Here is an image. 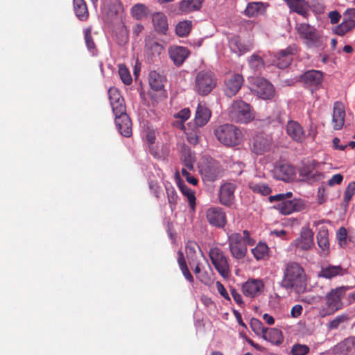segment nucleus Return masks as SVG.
<instances>
[{
  "label": "nucleus",
  "mask_w": 355,
  "mask_h": 355,
  "mask_svg": "<svg viewBox=\"0 0 355 355\" xmlns=\"http://www.w3.org/2000/svg\"><path fill=\"white\" fill-rule=\"evenodd\" d=\"M257 124L262 128L269 126H276L281 123L280 112L277 109L272 115L266 116L263 119H257Z\"/></svg>",
  "instance_id": "f704fd0d"
},
{
  "label": "nucleus",
  "mask_w": 355,
  "mask_h": 355,
  "mask_svg": "<svg viewBox=\"0 0 355 355\" xmlns=\"http://www.w3.org/2000/svg\"><path fill=\"white\" fill-rule=\"evenodd\" d=\"M187 138L189 143L192 145H196L199 142V136L196 132L187 133Z\"/></svg>",
  "instance_id": "774afa93"
},
{
  "label": "nucleus",
  "mask_w": 355,
  "mask_h": 355,
  "mask_svg": "<svg viewBox=\"0 0 355 355\" xmlns=\"http://www.w3.org/2000/svg\"><path fill=\"white\" fill-rule=\"evenodd\" d=\"M250 324L252 330L257 335L261 334L262 336L266 329L264 327L263 323L256 318H252Z\"/></svg>",
  "instance_id": "603ef678"
},
{
  "label": "nucleus",
  "mask_w": 355,
  "mask_h": 355,
  "mask_svg": "<svg viewBox=\"0 0 355 355\" xmlns=\"http://www.w3.org/2000/svg\"><path fill=\"white\" fill-rule=\"evenodd\" d=\"M264 289V284L261 279H250L242 284L241 291L243 295L250 298L260 295Z\"/></svg>",
  "instance_id": "4468645a"
},
{
  "label": "nucleus",
  "mask_w": 355,
  "mask_h": 355,
  "mask_svg": "<svg viewBox=\"0 0 355 355\" xmlns=\"http://www.w3.org/2000/svg\"><path fill=\"white\" fill-rule=\"evenodd\" d=\"M347 271V269L343 268L340 266L329 265L322 267L318 276L325 279H332L337 276L344 275Z\"/></svg>",
  "instance_id": "bb28decb"
},
{
  "label": "nucleus",
  "mask_w": 355,
  "mask_h": 355,
  "mask_svg": "<svg viewBox=\"0 0 355 355\" xmlns=\"http://www.w3.org/2000/svg\"><path fill=\"white\" fill-rule=\"evenodd\" d=\"M254 90L259 98L264 100L272 98L275 94L273 85L264 79L257 80Z\"/></svg>",
  "instance_id": "f3484780"
},
{
  "label": "nucleus",
  "mask_w": 355,
  "mask_h": 355,
  "mask_svg": "<svg viewBox=\"0 0 355 355\" xmlns=\"http://www.w3.org/2000/svg\"><path fill=\"white\" fill-rule=\"evenodd\" d=\"M119 75L122 82L129 85L132 83V79L128 69L124 64L119 65Z\"/></svg>",
  "instance_id": "de8ad7c7"
},
{
  "label": "nucleus",
  "mask_w": 355,
  "mask_h": 355,
  "mask_svg": "<svg viewBox=\"0 0 355 355\" xmlns=\"http://www.w3.org/2000/svg\"><path fill=\"white\" fill-rule=\"evenodd\" d=\"M205 217L211 226L222 228L227 224L226 214L223 208L213 207L206 210Z\"/></svg>",
  "instance_id": "f8f14e48"
},
{
  "label": "nucleus",
  "mask_w": 355,
  "mask_h": 355,
  "mask_svg": "<svg viewBox=\"0 0 355 355\" xmlns=\"http://www.w3.org/2000/svg\"><path fill=\"white\" fill-rule=\"evenodd\" d=\"M343 180V175L338 173L334 175L328 181L329 186H334L336 184H340Z\"/></svg>",
  "instance_id": "69168bd1"
},
{
  "label": "nucleus",
  "mask_w": 355,
  "mask_h": 355,
  "mask_svg": "<svg viewBox=\"0 0 355 355\" xmlns=\"http://www.w3.org/2000/svg\"><path fill=\"white\" fill-rule=\"evenodd\" d=\"M355 27V20L354 19H347L343 17L341 24L335 28V33L340 36H343L347 32L352 31Z\"/></svg>",
  "instance_id": "4c0bfd02"
},
{
  "label": "nucleus",
  "mask_w": 355,
  "mask_h": 355,
  "mask_svg": "<svg viewBox=\"0 0 355 355\" xmlns=\"http://www.w3.org/2000/svg\"><path fill=\"white\" fill-rule=\"evenodd\" d=\"M300 37L309 48H318L322 45V37L312 26L301 24L298 27Z\"/></svg>",
  "instance_id": "6e6552de"
},
{
  "label": "nucleus",
  "mask_w": 355,
  "mask_h": 355,
  "mask_svg": "<svg viewBox=\"0 0 355 355\" xmlns=\"http://www.w3.org/2000/svg\"><path fill=\"white\" fill-rule=\"evenodd\" d=\"M236 186L234 183L226 182L222 184L219 190V202L226 207H231L235 201L234 192Z\"/></svg>",
  "instance_id": "dca6fc26"
},
{
  "label": "nucleus",
  "mask_w": 355,
  "mask_h": 355,
  "mask_svg": "<svg viewBox=\"0 0 355 355\" xmlns=\"http://www.w3.org/2000/svg\"><path fill=\"white\" fill-rule=\"evenodd\" d=\"M315 162H312L311 163L304 166L300 170V175L306 179L311 173L312 170L315 168Z\"/></svg>",
  "instance_id": "13d9d810"
},
{
  "label": "nucleus",
  "mask_w": 355,
  "mask_h": 355,
  "mask_svg": "<svg viewBox=\"0 0 355 355\" xmlns=\"http://www.w3.org/2000/svg\"><path fill=\"white\" fill-rule=\"evenodd\" d=\"M217 140L227 147L239 145L243 139L241 130L234 125L223 124L218 126L214 130Z\"/></svg>",
  "instance_id": "7ed1b4c3"
},
{
  "label": "nucleus",
  "mask_w": 355,
  "mask_h": 355,
  "mask_svg": "<svg viewBox=\"0 0 355 355\" xmlns=\"http://www.w3.org/2000/svg\"><path fill=\"white\" fill-rule=\"evenodd\" d=\"M324 178L323 173L317 171L315 168L312 170L311 173L306 178L308 181L310 182H318Z\"/></svg>",
  "instance_id": "052dcab7"
},
{
  "label": "nucleus",
  "mask_w": 355,
  "mask_h": 355,
  "mask_svg": "<svg viewBox=\"0 0 355 355\" xmlns=\"http://www.w3.org/2000/svg\"><path fill=\"white\" fill-rule=\"evenodd\" d=\"M248 187L254 193L263 196H268L272 192V189L268 184L257 180H251L248 183Z\"/></svg>",
  "instance_id": "c9c22d12"
},
{
  "label": "nucleus",
  "mask_w": 355,
  "mask_h": 355,
  "mask_svg": "<svg viewBox=\"0 0 355 355\" xmlns=\"http://www.w3.org/2000/svg\"><path fill=\"white\" fill-rule=\"evenodd\" d=\"M262 338L272 344L279 345L283 341L282 331L276 328H266Z\"/></svg>",
  "instance_id": "2f4dec72"
},
{
  "label": "nucleus",
  "mask_w": 355,
  "mask_h": 355,
  "mask_svg": "<svg viewBox=\"0 0 355 355\" xmlns=\"http://www.w3.org/2000/svg\"><path fill=\"white\" fill-rule=\"evenodd\" d=\"M345 112L343 104L336 102L334 105L332 124L335 130H340L345 123Z\"/></svg>",
  "instance_id": "393cba45"
},
{
  "label": "nucleus",
  "mask_w": 355,
  "mask_h": 355,
  "mask_svg": "<svg viewBox=\"0 0 355 355\" xmlns=\"http://www.w3.org/2000/svg\"><path fill=\"white\" fill-rule=\"evenodd\" d=\"M271 144V138L263 135H257L253 139L251 150L257 155H263L270 149Z\"/></svg>",
  "instance_id": "a211bd4d"
},
{
  "label": "nucleus",
  "mask_w": 355,
  "mask_h": 355,
  "mask_svg": "<svg viewBox=\"0 0 355 355\" xmlns=\"http://www.w3.org/2000/svg\"><path fill=\"white\" fill-rule=\"evenodd\" d=\"M349 320L347 314H340L337 315L334 320L328 323V329L330 330L336 329L339 325Z\"/></svg>",
  "instance_id": "3c124183"
},
{
  "label": "nucleus",
  "mask_w": 355,
  "mask_h": 355,
  "mask_svg": "<svg viewBox=\"0 0 355 355\" xmlns=\"http://www.w3.org/2000/svg\"><path fill=\"white\" fill-rule=\"evenodd\" d=\"M209 257L211 263L220 275L225 279L229 278L230 276V266L228 258L223 251L218 247L211 248L209 252Z\"/></svg>",
  "instance_id": "0eeeda50"
},
{
  "label": "nucleus",
  "mask_w": 355,
  "mask_h": 355,
  "mask_svg": "<svg viewBox=\"0 0 355 355\" xmlns=\"http://www.w3.org/2000/svg\"><path fill=\"white\" fill-rule=\"evenodd\" d=\"M170 58L177 67L181 66L190 55V51L186 47L174 46L168 49Z\"/></svg>",
  "instance_id": "aec40b11"
},
{
  "label": "nucleus",
  "mask_w": 355,
  "mask_h": 355,
  "mask_svg": "<svg viewBox=\"0 0 355 355\" xmlns=\"http://www.w3.org/2000/svg\"><path fill=\"white\" fill-rule=\"evenodd\" d=\"M132 15L137 19H140L145 16L146 7L142 4H137L132 8Z\"/></svg>",
  "instance_id": "5fc2aeb1"
},
{
  "label": "nucleus",
  "mask_w": 355,
  "mask_h": 355,
  "mask_svg": "<svg viewBox=\"0 0 355 355\" xmlns=\"http://www.w3.org/2000/svg\"><path fill=\"white\" fill-rule=\"evenodd\" d=\"M313 235V232L309 227H302L300 236L291 243L295 247V252H301L311 250L314 246Z\"/></svg>",
  "instance_id": "1a4fd4ad"
},
{
  "label": "nucleus",
  "mask_w": 355,
  "mask_h": 355,
  "mask_svg": "<svg viewBox=\"0 0 355 355\" xmlns=\"http://www.w3.org/2000/svg\"><path fill=\"white\" fill-rule=\"evenodd\" d=\"M277 203L274 208L283 215H289L293 212H297L305 208V204L301 199L275 200Z\"/></svg>",
  "instance_id": "9b49d317"
},
{
  "label": "nucleus",
  "mask_w": 355,
  "mask_h": 355,
  "mask_svg": "<svg viewBox=\"0 0 355 355\" xmlns=\"http://www.w3.org/2000/svg\"><path fill=\"white\" fill-rule=\"evenodd\" d=\"M85 41L87 46V49L94 55L96 51V44L94 43V39L92 36V28H87L85 30Z\"/></svg>",
  "instance_id": "49530a36"
},
{
  "label": "nucleus",
  "mask_w": 355,
  "mask_h": 355,
  "mask_svg": "<svg viewBox=\"0 0 355 355\" xmlns=\"http://www.w3.org/2000/svg\"><path fill=\"white\" fill-rule=\"evenodd\" d=\"M347 286H340L331 289L324 297L325 306L320 310V315L325 317L334 314L343 307L342 299L344 297Z\"/></svg>",
  "instance_id": "20e7f679"
},
{
  "label": "nucleus",
  "mask_w": 355,
  "mask_h": 355,
  "mask_svg": "<svg viewBox=\"0 0 355 355\" xmlns=\"http://www.w3.org/2000/svg\"><path fill=\"white\" fill-rule=\"evenodd\" d=\"M309 352V347L306 345L296 344L292 347L293 355H306Z\"/></svg>",
  "instance_id": "6e6d98bb"
},
{
  "label": "nucleus",
  "mask_w": 355,
  "mask_h": 355,
  "mask_svg": "<svg viewBox=\"0 0 355 355\" xmlns=\"http://www.w3.org/2000/svg\"><path fill=\"white\" fill-rule=\"evenodd\" d=\"M355 193V182H350L348 186L347 187L345 191V196H344V201L346 202V204H348L349 202L351 200L352 196Z\"/></svg>",
  "instance_id": "4d7b16f0"
},
{
  "label": "nucleus",
  "mask_w": 355,
  "mask_h": 355,
  "mask_svg": "<svg viewBox=\"0 0 355 355\" xmlns=\"http://www.w3.org/2000/svg\"><path fill=\"white\" fill-rule=\"evenodd\" d=\"M295 175L294 168L288 164H282L275 168V175L279 180L289 182L295 178Z\"/></svg>",
  "instance_id": "b1692460"
},
{
  "label": "nucleus",
  "mask_w": 355,
  "mask_h": 355,
  "mask_svg": "<svg viewBox=\"0 0 355 355\" xmlns=\"http://www.w3.org/2000/svg\"><path fill=\"white\" fill-rule=\"evenodd\" d=\"M216 286L217 291L220 293V295L221 296H223L225 300H227L230 301V297L229 296V294H228L227 290L223 285V284L220 282L217 281L216 282Z\"/></svg>",
  "instance_id": "e2e57ef3"
},
{
  "label": "nucleus",
  "mask_w": 355,
  "mask_h": 355,
  "mask_svg": "<svg viewBox=\"0 0 355 355\" xmlns=\"http://www.w3.org/2000/svg\"><path fill=\"white\" fill-rule=\"evenodd\" d=\"M153 24L156 31L161 33H166L168 30L167 18L164 14L157 12L153 15Z\"/></svg>",
  "instance_id": "473e14b6"
},
{
  "label": "nucleus",
  "mask_w": 355,
  "mask_h": 355,
  "mask_svg": "<svg viewBox=\"0 0 355 355\" xmlns=\"http://www.w3.org/2000/svg\"><path fill=\"white\" fill-rule=\"evenodd\" d=\"M244 82L243 77L239 73H233L225 80L224 92L228 97L235 96L241 88Z\"/></svg>",
  "instance_id": "2eb2a0df"
},
{
  "label": "nucleus",
  "mask_w": 355,
  "mask_h": 355,
  "mask_svg": "<svg viewBox=\"0 0 355 355\" xmlns=\"http://www.w3.org/2000/svg\"><path fill=\"white\" fill-rule=\"evenodd\" d=\"M231 295L234 299V300L239 305L243 306L244 305V302L242 299L241 295L234 288H232L231 290Z\"/></svg>",
  "instance_id": "338daca9"
},
{
  "label": "nucleus",
  "mask_w": 355,
  "mask_h": 355,
  "mask_svg": "<svg viewBox=\"0 0 355 355\" xmlns=\"http://www.w3.org/2000/svg\"><path fill=\"white\" fill-rule=\"evenodd\" d=\"M337 239L340 245L346 243L347 230L345 227H340L337 232Z\"/></svg>",
  "instance_id": "680f3d73"
},
{
  "label": "nucleus",
  "mask_w": 355,
  "mask_h": 355,
  "mask_svg": "<svg viewBox=\"0 0 355 355\" xmlns=\"http://www.w3.org/2000/svg\"><path fill=\"white\" fill-rule=\"evenodd\" d=\"M228 114L232 121L248 123L254 119V114L251 105L242 100H235L228 108Z\"/></svg>",
  "instance_id": "423d86ee"
},
{
  "label": "nucleus",
  "mask_w": 355,
  "mask_h": 355,
  "mask_svg": "<svg viewBox=\"0 0 355 355\" xmlns=\"http://www.w3.org/2000/svg\"><path fill=\"white\" fill-rule=\"evenodd\" d=\"M248 63L251 69L254 71H260L264 67L263 58L257 53L252 54L248 60Z\"/></svg>",
  "instance_id": "37998d69"
},
{
  "label": "nucleus",
  "mask_w": 355,
  "mask_h": 355,
  "mask_svg": "<svg viewBox=\"0 0 355 355\" xmlns=\"http://www.w3.org/2000/svg\"><path fill=\"white\" fill-rule=\"evenodd\" d=\"M297 52L295 45H290L284 50H281L275 55L272 60L273 64L280 69L286 68L293 60V55Z\"/></svg>",
  "instance_id": "ddd939ff"
},
{
  "label": "nucleus",
  "mask_w": 355,
  "mask_h": 355,
  "mask_svg": "<svg viewBox=\"0 0 355 355\" xmlns=\"http://www.w3.org/2000/svg\"><path fill=\"white\" fill-rule=\"evenodd\" d=\"M115 124L120 134L125 137L132 135V123L128 114L115 117Z\"/></svg>",
  "instance_id": "a878e982"
},
{
  "label": "nucleus",
  "mask_w": 355,
  "mask_h": 355,
  "mask_svg": "<svg viewBox=\"0 0 355 355\" xmlns=\"http://www.w3.org/2000/svg\"><path fill=\"white\" fill-rule=\"evenodd\" d=\"M108 96L110 105L116 103V102L123 99L120 92L116 87H110L109 89Z\"/></svg>",
  "instance_id": "864d4df0"
},
{
  "label": "nucleus",
  "mask_w": 355,
  "mask_h": 355,
  "mask_svg": "<svg viewBox=\"0 0 355 355\" xmlns=\"http://www.w3.org/2000/svg\"><path fill=\"white\" fill-rule=\"evenodd\" d=\"M217 85L216 74L211 70H200L195 77L193 89L201 96L209 94Z\"/></svg>",
  "instance_id": "39448f33"
},
{
  "label": "nucleus",
  "mask_w": 355,
  "mask_h": 355,
  "mask_svg": "<svg viewBox=\"0 0 355 355\" xmlns=\"http://www.w3.org/2000/svg\"><path fill=\"white\" fill-rule=\"evenodd\" d=\"M279 286L296 294L305 293L308 286V278L302 266L297 261L286 262L282 268V278Z\"/></svg>",
  "instance_id": "f257e3e1"
},
{
  "label": "nucleus",
  "mask_w": 355,
  "mask_h": 355,
  "mask_svg": "<svg viewBox=\"0 0 355 355\" xmlns=\"http://www.w3.org/2000/svg\"><path fill=\"white\" fill-rule=\"evenodd\" d=\"M227 243L232 257L237 260H241L247 255V246L254 245L255 240L250 236L249 231L243 230V235L237 232L229 235Z\"/></svg>",
  "instance_id": "f03ea898"
},
{
  "label": "nucleus",
  "mask_w": 355,
  "mask_h": 355,
  "mask_svg": "<svg viewBox=\"0 0 355 355\" xmlns=\"http://www.w3.org/2000/svg\"><path fill=\"white\" fill-rule=\"evenodd\" d=\"M204 0H182L178 5V10L182 14H188L199 10Z\"/></svg>",
  "instance_id": "c85d7f7f"
},
{
  "label": "nucleus",
  "mask_w": 355,
  "mask_h": 355,
  "mask_svg": "<svg viewBox=\"0 0 355 355\" xmlns=\"http://www.w3.org/2000/svg\"><path fill=\"white\" fill-rule=\"evenodd\" d=\"M291 10L302 16H305L308 11V4L305 0H284Z\"/></svg>",
  "instance_id": "72a5a7b5"
},
{
  "label": "nucleus",
  "mask_w": 355,
  "mask_h": 355,
  "mask_svg": "<svg viewBox=\"0 0 355 355\" xmlns=\"http://www.w3.org/2000/svg\"><path fill=\"white\" fill-rule=\"evenodd\" d=\"M251 252L257 260L265 259L268 256L269 248L266 243L259 242Z\"/></svg>",
  "instance_id": "58836bf2"
},
{
  "label": "nucleus",
  "mask_w": 355,
  "mask_h": 355,
  "mask_svg": "<svg viewBox=\"0 0 355 355\" xmlns=\"http://www.w3.org/2000/svg\"><path fill=\"white\" fill-rule=\"evenodd\" d=\"M228 45L231 51L241 55L250 51L252 49V44L242 43L239 36L236 35H230L228 37Z\"/></svg>",
  "instance_id": "6ab92c4d"
},
{
  "label": "nucleus",
  "mask_w": 355,
  "mask_h": 355,
  "mask_svg": "<svg viewBox=\"0 0 355 355\" xmlns=\"http://www.w3.org/2000/svg\"><path fill=\"white\" fill-rule=\"evenodd\" d=\"M175 176L178 178V186L182 195L187 198L190 209L195 211L196 206V198L194 191L189 188L182 181L179 179V173L177 171Z\"/></svg>",
  "instance_id": "5701e85b"
},
{
  "label": "nucleus",
  "mask_w": 355,
  "mask_h": 355,
  "mask_svg": "<svg viewBox=\"0 0 355 355\" xmlns=\"http://www.w3.org/2000/svg\"><path fill=\"white\" fill-rule=\"evenodd\" d=\"M115 117L121 116L123 114H127L126 107L125 105L124 99L121 100L116 103L110 105Z\"/></svg>",
  "instance_id": "09e8293b"
},
{
  "label": "nucleus",
  "mask_w": 355,
  "mask_h": 355,
  "mask_svg": "<svg viewBox=\"0 0 355 355\" xmlns=\"http://www.w3.org/2000/svg\"><path fill=\"white\" fill-rule=\"evenodd\" d=\"M351 342L349 340H345L343 342L338 343L334 348L333 352L336 354H347L349 350Z\"/></svg>",
  "instance_id": "8fccbe9b"
},
{
  "label": "nucleus",
  "mask_w": 355,
  "mask_h": 355,
  "mask_svg": "<svg viewBox=\"0 0 355 355\" xmlns=\"http://www.w3.org/2000/svg\"><path fill=\"white\" fill-rule=\"evenodd\" d=\"M73 9L76 17L81 21L88 18L89 12L84 0H73Z\"/></svg>",
  "instance_id": "e433bc0d"
},
{
  "label": "nucleus",
  "mask_w": 355,
  "mask_h": 355,
  "mask_svg": "<svg viewBox=\"0 0 355 355\" xmlns=\"http://www.w3.org/2000/svg\"><path fill=\"white\" fill-rule=\"evenodd\" d=\"M263 3L261 2L249 3L245 10V14L248 17H254L261 14L263 10Z\"/></svg>",
  "instance_id": "79ce46f5"
},
{
  "label": "nucleus",
  "mask_w": 355,
  "mask_h": 355,
  "mask_svg": "<svg viewBox=\"0 0 355 355\" xmlns=\"http://www.w3.org/2000/svg\"><path fill=\"white\" fill-rule=\"evenodd\" d=\"M287 135L295 141L301 143L305 139V132L302 125L297 121L291 120L287 123Z\"/></svg>",
  "instance_id": "412c9836"
},
{
  "label": "nucleus",
  "mask_w": 355,
  "mask_h": 355,
  "mask_svg": "<svg viewBox=\"0 0 355 355\" xmlns=\"http://www.w3.org/2000/svg\"><path fill=\"white\" fill-rule=\"evenodd\" d=\"M323 78L322 73L318 70L307 71L302 75V81L307 86L318 87L321 85Z\"/></svg>",
  "instance_id": "4be33fe9"
},
{
  "label": "nucleus",
  "mask_w": 355,
  "mask_h": 355,
  "mask_svg": "<svg viewBox=\"0 0 355 355\" xmlns=\"http://www.w3.org/2000/svg\"><path fill=\"white\" fill-rule=\"evenodd\" d=\"M168 202L171 211H174L178 204V196L174 187L171 185L165 186Z\"/></svg>",
  "instance_id": "a19ab883"
},
{
  "label": "nucleus",
  "mask_w": 355,
  "mask_h": 355,
  "mask_svg": "<svg viewBox=\"0 0 355 355\" xmlns=\"http://www.w3.org/2000/svg\"><path fill=\"white\" fill-rule=\"evenodd\" d=\"M211 116V111L205 105L199 104L197 107L195 124L198 127H202L207 123Z\"/></svg>",
  "instance_id": "c756f323"
},
{
  "label": "nucleus",
  "mask_w": 355,
  "mask_h": 355,
  "mask_svg": "<svg viewBox=\"0 0 355 355\" xmlns=\"http://www.w3.org/2000/svg\"><path fill=\"white\" fill-rule=\"evenodd\" d=\"M192 27V22L190 20L180 21L175 26V33L179 37L187 36Z\"/></svg>",
  "instance_id": "ea45409f"
},
{
  "label": "nucleus",
  "mask_w": 355,
  "mask_h": 355,
  "mask_svg": "<svg viewBox=\"0 0 355 355\" xmlns=\"http://www.w3.org/2000/svg\"><path fill=\"white\" fill-rule=\"evenodd\" d=\"M317 243L321 249V256L326 257L329 254V232L327 228L320 229L317 234Z\"/></svg>",
  "instance_id": "cd10ccee"
},
{
  "label": "nucleus",
  "mask_w": 355,
  "mask_h": 355,
  "mask_svg": "<svg viewBox=\"0 0 355 355\" xmlns=\"http://www.w3.org/2000/svg\"><path fill=\"white\" fill-rule=\"evenodd\" d=\"M181 162L182 164L189 170L193 171V164L195 162L194 157L191 155L190 153V150H184L182 153V157H181Z\"/></svg>",
  "instance_id": "a18cd8bd"
},
{
  "label": "nucleus",
  "mask_w": 355,
  "mask_h": 355,
  "mask_svg": "<svg viewBox=\"0 0 355 355\" xmlns=\"http://www.w3.org/2000/svg\"><path fill=\"white\" fill-rule=\"evenodd\" d=\"M200 172L204 180L214 182L221 175L222 168L218 162L213 159H207L200 166Z\"/></svg>",
  "instance_id": "9d476101"
},
{
  "label": "nucleus",
  "mask_w": 355,
  "mask_h": 355,
  "mask_svg": "<svg viewBox=\"0 0 355 355\" xmlns=\"http://www.w3.org/2000/svg\"><path fill=\"white\" fill-rule=\"evenodd\" d=\"M145 47L146 50L150 53L153 55H160L163 51L164 48L162 45L159 44L157 42L149 40L146 41Z\"/></svg>",
  "instance_id": "c03bdc74"
},
{
  "label": "nucleus",
  "mask_w": 355,
  "mask_h": 355,
  "mask_svg": "<svg viewBox=\"0 0 355 355\" xmlns=\"http://www.w3.org/2000/svg\"><path fill=\"white\" fill-rule=\"evenodd\" d=\"M166 78L159 72L152 71L149 73L148 82L149 85L155 91H159L164 87V83Z\"/></svg>",
  "instance_id": "7c9ffc66"
},
{
  "label": "nucleus",
  "mask_w": 355,
  "mask_h": 355,
  "mask_svg": "<svg viewBox=\"0 0 355 355\" xmlns=\"http://www.w3.org/2000/svg\"><path fill=\"white\" fill-rule=\"evenodd\" d=\"M197 278L199 279V281L205 284V285H210L213 283V279L210 277V276L208 275L207 272H204L201 274H200Z\"/></svg>",
  "instance_id": "0e129e2a"
},
{
  "label": "nucleus",
  "mask_w": 355,
  "mask_h": 355,
  "mask_svg": "<svg viewBox=\"0 0 355 355\" xmlns=\"http://www.w3.org/2000/svg\"><path fill=\"white\" fill-rule=\"evenodd\" d=\"M293 196L292 192H287L286 193H279L275 196H270L269 197V201L270 202H275V200H291Z\"/></svg>",
  "instance_id": "bf43d9fd"
}]
</instances>
